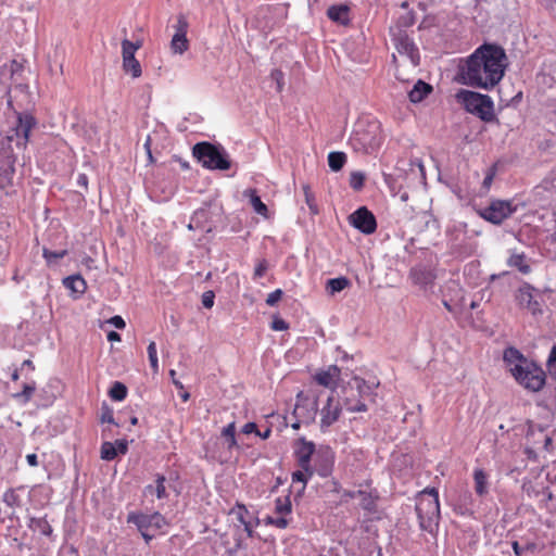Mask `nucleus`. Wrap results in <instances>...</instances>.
Masks as SVG:
<instances>
[{
	"mask_svg": "<svg viewBox=\"0 0 556 556\" xmlns=\"http://www.w3.org/2000/svg\"><path fill=\"white\" fill-rule=\"evenodd\" d=\"M508 66L505 49L491 42L479 46L459 68L463 84L484 90L493 89Z\"/></svg>",
	"mask_w": 556,
	"mask_h": 556,
	"instance_id": "f257e3e1",
	"label": "nucleus"
},
{
	"mask_svg": "<svg viewBox=\"0 0 556 556\" xmlns=\"http://www.w3.org/2000/svg\"><path fill=\"white\" fill-rule=\"evenodd\" d=\"M419 528L435 536L438 533L440 515L439 492L437 488H426L417 495L415 507Z\"/></svg>",
	"mask_w": 556,
	"mask_h": 556,
	"instance_id": "f03ea898",
	"label": "nucleus"
},
{
	"mask_svg": "<svg viewBox=\"0 0 556 556\" xmlns=\"http://www.w3.org/2000/svg\"><path fill=\"white\" fill-rule=\"evenodd\" d=\"M11 92L12 88L9 87L5 91L7 106L13 112L16 121L8 136H13V141H16L17 148L25 149L30 140V131L37 128L38 121L28 110H22V104L14 103V97Z\"/></svg>",
	"mask_w": 556,
	"mask_h": 556,
	"instance_id": "7ed1b4c3",
	"label": "nucleus"
},
{
	"mask_svg": "<svg viewBox=\"0 0 556 556\" xmlns=\"http://www.w3.org/2000/svg\"><path fill=\"white\" fill-rule=\"evenodd\" d=\"M193 157L210 170L226 172L231 168L232 161L220 143L200 141L192 147Z\"/></svg>",
	"mask_w": 556,
	"mask_h": 556,
	"instance_id": "20e7f679",
	"label": "nucleus"
},
{
	"mask_svg": "<svg viewBox=\"0 0 556 556\" xmlns=\"http://www.w3.org/2000/svg\"><path fill=\"white\" fill-rule=\"evenodd\" d=\"M455 99L468 113L479 117L484 123H498L494 113V102L488 94L477 91L459 89Z\"/></svg>",
	"mask_w": 556,
	"mask_h": 556,
	"instance_id": "39448f33",
	"label": "nucleus"
},
{
	"mask_svg": "<svg viewBox=\"0 0 556 556\" xmlns=\"http://www.w3.org/2000/svg\"><path fill=\"white\" fill-rule=\"evenodd\" d=\"M382 142L380 124L378 121L361 119L350 138V144L356 152L371 154L377 151Z\"/></svg>",
	"mask_w": 556,
	"mask_h": 556,
	"instance_id": "423d86ee",
	"label": "nucleus"
},
{
	"mask_svg": "<svg viewBox=\"0 0 556 556\" xmlns=\"http://www.w3.org/2000/svg\"><path fill=\"white\" fill-rule=\"evenodd\" d=\"M510 372L518 383L531 392H539L545 386L546 374L542 367L533 361L526 365L511 367Z\"/></svg>",
	"mask_w": 556,
	"mask_h": 556,
	"instance_id": "0eeeda50",
	"label": "nucleus"
},
{
	"mask_svg": "<svg viewBox=\"0 0 556 556\" xmlns=\"http://www.w3.org/2000/svg\"><path fill=\"white\" fill-rule=\"evenodd\" d=\"M517 211V206L513 205L508 200H492L490 204L478 211L480 217L493 224L501 225L505 219L510 217Z\"/></svg>",
	"mask_w": 556,
	"mask_h": 556,
	"instance_id": "6e6552de",
	"label": "nucleus"
},
{
	"mask_svg": "<svg viewBox=\"0 0 556 556\" xmlns=\"http://www.w3.org/2000/svg\"><path fill=\"white\" fill-rule=\"evenodd\" d=\"M13 136H5L0 141V178L11 182L15 174L16 155L13 147Z\"/></svg>",
	"mask_w": 556,
	"mask_h": 556,
	"instance_id": "1a4fd4ad",
	"label": "nucleus"
},
{
	"mask_svg": "<svg viewBox=\"0 0 556 556\" xmlns=\"http://www.w3.org/2000/svg\"><path fill=\"white\" fill-rule=\"evenodd\" d=\"M127 522L134 523L138 530L157 531L167 525L165 517L159 511L153 514L130 513Z\"/></svg>",
	"mask_w": 556,
	"mask_h": 556,
	"instance_id": "9d476101",
	"label": "nucleus"
},
{
	"mask_svg": "<svg viewBox=\"0 0 556 556\" xmlns=\"http://www.w3.org/2000/svg\"><path fill=\"white\" fill-rule=\"evenodd\" d=\"M391 35L396 51L401 55L407 56L413 66H418L420 64V53L413 38L406 31L393 33Z\"/></svg>",
	"mask_w": 556,
	"mask_h": 556,
	"instance_id": "9b49d317",
	"label": "nucleus"
},
{
	"mask_svg": "<svg viewBox=\"0 0 556 556\" xmlns=\"http://www.w3.org/2000/svg\"><path fill=\"white\" fill-rule=\"evenodd\" d=\"M141 47V42H132L128 39L122 40L123 70L130 73L134 78H138L142 74L141 65L135 58V52Z\"/></svg>",
	"mask_w": 556,
	"mask_h": 556,
	"instance_id": "f8f14e48",
	"label": "nucleus"
},
{
	"mask_svg": "<svg viewBox=\"0 0 556 556\" xmlns=\"http://www.w3.org/2000/svg\"><path fill=\"white\" fill-rule=\"evenodd\" d=\"M350 224L364 235H371L377 230V219L367 206H361L349 216Z\"/></svg>",
	"mask_w": 556,
	"mask_h": 556,
	"instance_id": "ddd939ff",
	"label": "nucleus"
},
{
	"mask_svg": "<svg viewBox=\"0 0 556 556\" xmlns=\"http://www.w3.org/2000/svg\"><path fill=\"white\" fill-rule=\"evenodd\" d=\"M336 453L329 445H319L314 456V465L317 475L328 478L334 468Z\"/></svg>",
	"mask_w": 556,
	"mask_h": 556,
	"instance_id": "4468645a",
	"label": "nucleus"
},
{
	"mask_svg": "<svg viewBox=\"0 0 556 556\" xmlns=\"http://www.w3.org/2000/svg\"><path fill=\"white\" fill-rule=\"evenodd\" d=\"M215 217H222V206L207 205L197 210L192 215V223L197 228L205 229L206 232H211L216 228L218 220Z\"/></svg>",
	"mask_w": 556,
	"mask_h": 556,
	"instance_id": "2eb2a0df",
	"label": "nucleus"
},
{
	"mask_svg": "<svg viewBox=\"0 0 556 556\" xmlns=\"http://www.w3.org/2000/svg\"><path fill=\"white\" fill-rule=\"evenodd\" d=\"M534 292H539L529 282H523L517 290L516 301L521 307H526L532 315L542 314L541 303L536 300Z\"/></svg>",
	"mask_w": 556,
	"mask_h": 556,
	"instance_id": "dca6fc26",
	"label": "nucleus"
},
{
	"mask_svg": "<svg viewBox=\"0 0 556 556\" xmlns=\"http://www.w3.org/2000/svg\"><path fill=\"white\" fill-rule=\"evenodd\" d=\"M188 22L184 15L177 18L176 33L172 38L170 48L175 53H184L188 50L189 42L187 39Z\"/></svg>",
	"mask_w": 556,
	"mask_h": 556,
	"instance_id": "f3484780",
	"label": "nucleus"
},
{
	"mask_svg": "<svg viewBox=\"0 0 556 556\" xmlns=\"http://www.w3.org/2000/svg\"><path fill=\"white\" fill-rule=\"evenodd\" d=\"M333 395H329L326 405L321 408L320 430L326 432L328 428L333 425L341 415L342 408L339 402L332 406Z\"/></svg>",
	"mask_w": 556,
	"mask_h": 556,
	"instance_id": "a211bd4d",
	"label": "nucleus"
},
{
	"mask_svg": "<svg viewBox=\"0 0 556 556\" xmlns=\"http://www.w3.org/2000/svg\"><path fill=\"white\" fill-rule=\"evenodd\" d=\"M316 452L315 443L306 440L304 437L299 438L294 443V456L298 464L311 463Z\"/></svg>",
	"mask_w": 556,
	"mask_h": 556,
	"instance_id": "6ab92c4d",
	"label": "nucleus"
},
{
	"mask_svg": "<svg viewBox=\"0 0 556 556\" xmlns=\"http://www.w3.org/2000/svg\"><path fill=\"white\" fill-rule=\"evenodd\" d=\"M352 381L355 384L358 397L361 399H369L371 402H375L377 392L376 389L379 387L380 382L377 381H367L359 376H353Z\"/></svg>",
	"mask_w": 556,
	"mask_h": 556,
	"instance_id": "aec40b11",
	"label": "nucleus"
},
{
	"mask_svg": "<svg viewBox=\"0 0 556 556\" xmlns=\"http://www.w3.org/2000/svg\"><path fill=\"white\" fill-rule=\"evenodd\" d=\"M327 16L332 22L348 26L351 23L350 20V8L346 4H333L328 8Z\"/></svg>",
	"mask_w": 556,
	"mask_h": 556,
	"instance_id": "412c9836",
	"label": "nucleus"
},
{
	"mask_svg": "<svg viewBox=\"0 0 556 556\" xmlns=\"http://www.w3.org/2000/svg\"><path fill=\"white\" fill-rule=\"evenodd\" d=\"M432 90L433 87L430 84L418 79L413 89L408 92L409 101L413 103H419L426 99Z\"/></svg>",
	"mask_w": 556,
	"mask_h": 556,
	"instance_id": "4be33fe9",
	"label": "nucleus"
},
{
	"mask_svg": "<svg viewBox=\"0 0 556 556\" xmlns=\"http://www.w3.org/2000/svg\"><path fill=\"white\" fill-rule=\"evenodd\" d=\"M63 286L76 296L84 294L87 289V283L79 274L65 277Z\"/></svg>",
	"mask_w": 556,
	"mask_h": 556,
	"instance_id": "5701e85b",
	"label": "nucleus"
},
{
	"mask_svg": "<svg viewBox=\"0 0 556 556\" xmlns=\"http://www.w3.org/2000/svg\"><path fill=\"white\" fill-rule=\"evenodd\" d=\"M503 358L505 363L510 366V368L515 367L516 365H526L531 362L526 358L519 350L513 346L505 349Z\"/></svg>",
	"mask_w": 556,
	"mask_h": 556,
	"instance_id": "b1692460",
	"label": "nucleus"
},
{
	"mask_svg": "<svg viewBox=\"0 0 556 556\" xmlns=\"http://www.w3.org/2000/svg\"><path fill=\"white\" fill-rule=\"evenodd\" d=\"M525 253H511L507 260V265L516 267L521 274L528 275L531 273V266L526 261Z\"/></svg>",
	"mask_w": 556,
	"mask_h": 556,
	"instance_id": "393cba45",
	"label": "nucleus"
},
{
	"mask_svg": "<svg viewBox=\"0 0 556 556\" xmlns=\"http://www.w3.org/2000/svg\"><path fill=\"white\" fill-rule=\"evenodd\" d=\"M416 22V15L413 10L407 11L405 14L401 15L395 24V27L390 28V33H401L406 31V29L413 26Z\"/></svg>",
	"mask_w": 556,
	"mask_h": 556,
	"instance_id": "a878e982",
	"label": "nucleus"
},
{
	"mask_svg": "<svg viewBox=\"0 0 556 556\" xmlns=\"http://www.w3.org/2000/svg\"><path fill=\"white\" fill-rule=\"evenodd\" d=\"M471 494L465 493L464 496L459 497V500L454 504V513L459 516H472L473 510L471 508Z\"/></svg>",
	"mask_w": 556,
	"mask_h": 556,
	"instance_id": "bb28decb",
	"label": "nucleus"
},
{
	"mask_svg": "<svg viewBox=\"0 0 556 556\" xmlns=\"http://www.w3.org/2000/svg\"><path fill=\"white\" fill-rule=\"evenodd\" d=\"M409 275L414 283L419 286L430 285L434 279L432 273L426 268H412Z\"/></svg>",
	"mask_w": 556,
	"mask_h": 556,
	"instance_id": "cd10ccee",
	"label": "nucleus"
},
{
	"mask_svg": "<svg viewBox=\"0 0 556 556\" xmlns=\"http://www.w3.org/2000/svg\"><path fill=\"white\" fill-rule=\"evenodd\" d=\"M475 491L479 496H483L488 493V475L481 468H477L473 471Z\"/></svg>",
	"mask_w": 556,
	"mask_h": 556,
	"instance_id": "c85d7f7f",
	"label": "nucleus"
},
{
	"mask_svg": "<svg viewBox=\"0 0 556 556\" xmlns=\"http://www.w3.org/2000/svg\"><path fill=\"white\" fill-rule=\"evenodd\" d=\"M166 478L163 475H156L155 486L149 484L146 486V493H155L159 500L167 498L168 494L165 486Z\"/></svg>",
	"mask_w": 556,
	"mask_h": 556,
	"instance_id": "c756f323",
	"label": "nucleus"
},
{
	"mask_svg": "<svg viewBox=\"0 0 556 556\" xmlns=\"http://www.w3.org/2000/svg\"><path fill=\"white\" fill-rule=\"evenodd\" d=\"M35 391H36V382L35 381L26 382L23 384L22 391L12 394V397L14 400H16L17 402H20L21 404L25 405L31 400Z\"/></svg>",
	"mask_w": 556,
	"mask_h": 556,
	"instance_id": "7c9ffc66",
	"label": "nucleus"
},
{
	"mask_svg": "<svg viewBox=\"0 0 556 556\" xmlns=\"http://www.w3.org/2000/svg\"><path fill=\"white\" fill-rule=\"evenodd\" d=\"M351 285V281L346 277H337L327 280L326 290L329 294L333 295L343 291Z\"/></svg>",
	"mask_w": 556,
	"mask_h": 556,
	"instance_id": "2f4dec72",
	"label": "nucleus"
},
{
	"mask_svg": "<svg viewBox=\"0 0 556 556\" xmlns=\"http://www.w3.org/2000/svg\"><path fill=\"white\" fill-rule=\"evenodd\" d=\"M222 437L225 439V443L227 445V450L230 452L232 448H239L237 439H236V425L235 422H230L222 430Z\"/></svg>",
	"mask_w": 556,
	"mask_h": 556,
	"instance_id": "473e14b6",
	"label": "nucleus"
},
{
	"mask_svg": "<svg viewBox=\"0 0 556 556\" xmlns=\"http://www.w3.org/2000/svg\"><path fill=\"white\" fill-rule=\"evenodd\" d=\"M346 163V155L344 152L332 151L328 154V165L331 170L339 172Z\"/></svg>",
	"mask_w": 556,
	"mask_h": 556,
	"instance_id": "72a5a7b5",
	"label": "nucleus"
},
{
	"mask_svg": "<svg viewBox=\"0 0 556 556\" xmlns=\"http://www.w3.org/2000/svg\"><path fill=\"white\" fill-rule=\"evenodd\" d=\"M29 528L38 530L45 536H50L53 532L52 527L50 526L46 517L30 518Z\"/></svg>",
	"mask_w": 556,
	"mask_h": 556,
	"instance_id": "f704fd0d",
	"label": "nucleus"
},
{
	"mask_svg": "<svg viewBox=\"0 0 556 556\" xmlns=\"http://www.w3.org/2000/svg\"><path fill=\"white\" fill-rule=\"evenodd\" d=\"M127 387L121 381H114L109 390V396L113 401L121 402L127 396Z\"/></svg>",
	"mask_w": 556,
	"mask_h": 556,
	"instance_id": "c9c22d12",
	"label": "nucleus"
},
{
	"mask_svg": "<svg viewBox=\"0 0 556 556\" xmlns=\"http://www.w3.org/2000/svg\"><path fill=\"white\" fill-rule=\"evenodd\" d=\"M250 193V203L254 211L262 216H267V205L261 200L260 195L256 193V190L251 189Z\"/></svg>",
	"mask_w": 556,
	"mask_h": 556,
	"instance_id": "e433bc0d",
	"label": "nucleus"
},
{
	"mask_svg": "<svg viewBox=\"0 0 556 556\" xmlns=\"http://www.w3.org/2000/svg\"><path fill=\"white\" fill-rule=\"evenodd\" d=\"M302 189H303L304 197H305V203L307 204L311 214L317 215L319 213V208L316 203L315 194L312 191L309 185H303Z\"/></svg>",
	"mask_w": 556,
	"mask_h": 556,
	"instance_id": "4c0bfd02",
	"label": "nucleus"
},
{
	"mask_svg": "<svg viewBox=\"0 0 556 556\" xmlns=\"http://www.w3.org/2000/svg\"><path fill=\"white\" fill-rule=\"evenodd\" d=\"M65 255H67V250L51 251L48 248L42 249V256L48 265L56 264Z\"/></svg>",
	"mask_w": 556,
	"mask_h": 556,
	"instance_id": "58836bf2",
	"label": "nucleus"
},
{
	"mask_svg": "<svg viewBox=\"0 0 556 556\" xmlns=\"http://www.w3.org/2000/svg\"><path fill=\"white\" fill-rule=\"evenodd\" d=\"M314 379L318 384H320L325 388H330L332 390V392L334 391V389H336L334 379L331 377L330 372H327V370L318 371L315 375Z\"/></svg>",
	"mask_w": 556,
	"mask_h": 556,
	"instance_id": "ea45409f",
	"label": "nucleus"
},
{
	"mask_svg": "<svg viewBox=\"0 0 556 556\" xmlns=\"http://www.w3.org/2000/svg\"><path fill=\"white\" fill-rule=\"evenodd\" d=\"M292 510V504L290 501V495H287L285 497H278L275 501V511L279 515H287L290 514Z\"/></svg>",
	"mask_w": 556,
	"mask_h": 556,
	"instance_id": "a19ab883",
	"label": "nucleus"
},
{
	"mask_svg": "<svg viewBox=\"0 0 556 556\" xmlns=\"http://www.w3.org/2000/svg\"><path fill=\"white\" fill-rule=\"evenodd\" d=\"M117 456V450L115 444L109 441H105L101 445V458L104 460H113Z\"/></svg>",
	"mask_w": 556,
	"mask_h": 556,
	"instance_id": "79ce46f5",
	"label": "nucleus"
},
{
	"mask_svg": "<svg viewBox=\"0 0 556 556\" xmlns=\"http://www.w3.org/2000/svg\"><path fill=\"white\" fill-rule=\"evenodd\" d=\"M366 175L363 172H352L350 176V186L355 191H361L364 188Z\"/></svg>",
	"mask_w": 556,
	"mask_h": 556,
	"instance_id": "37998d69",
	"label": "nucleus"
},
{
	"mask_svg": "<svg viewBox=\"0 0 556 556\" xmlns=\"http://www.w3.org/2000/svg\"><path fill=\"white\" fill-rule=\"evenodd\" d=\"M362 400L363 399L359 397L357 401H353L352 399L346 397L343 403L345 408L351 413L367 412L368 407Z\"/></svg>",
	"mask_w": 556,
	"mask_h": 556,
	"instance_id": "c03bdc74",
	"label": "nucleus"
},
{
	"mask_svg": "<svg viewBox=\"0 0 556 556\" xmlns=\"http://www.w3.org/2000/svg\"><path fill=\"white\" fill-rule=\"evenodd\" d=\"M148 357L150 362V366L154 374L159 371V361H157V354H156V344L154 341H151L148 345Z\"/></svg>",
	"mask_w": 556,
	"mask_h": 556,
	"instance_id": "a18cd8bd",
	"label": "nucleus"
},
{
	"mask_svg": "<svg viewBox=\"0 0 556 556\" xmlns=\"http://www.w3.org/2000/svg\"><path fill=\"white\" fill-rule=\"evenodd\" d=\"M230 514L231 515H235L237 520L240 522V523H244L247 520V515L249 514L245 505L237 502L235 507L231 508L230 510Z\"/></svg>",
	"mask_w": 556,
	"mask_h": 556,
	"instance_id": "49530a36",
	"label": "nucleus"
},
{
	"mask_svg": "<svg viewBox=\"0 0 556 556\" xmlns=\"http://www.w3.org/2000/svg\"><path fill=\"white\" fill-rule=\"evenodd\" d=\"M100 420H101V422L113 424V425H115L117 427L119 426L114 420L113 409L106 403H103L102 406H101V417H100Z\"/></svg>",
	"mask_w": 556,
	"mask_h": 556,
	"instance_id": "de8ad7c7",
	"label": "nucleus"
},
{
	"mask_svg": "<svg viewBox=\"0 0 556 556\" xmlns=\"http://www.w3.org/2000/svg\"><path fill=\"white\" fill-rule=\"evenodd\" d=\"M358 497H362V507L367 510H371L374 507V498L372 496L364 490H357Z\"/></svg>",
	"mask_w": 556,
	"mask_h": 556,
	"instance_id": "09e8293b",
	"label": "nucleus"
},
{
	"mask_svg": "<svg viewBox=\"0 0 556 556\" xmlns=\"http://www.w3.org/2000/svg\"><path fill=\"white\" fill-rule=\"evenodd\" d=\"M3 502L10 507L18 506L20 505V496L15 493V491L13 489H9L3 494Z\"/></svg>",
	"mask_w": 556,
	"mask_h": 556,
	"instance_id": "8fccbe9b",
	"label": "nucleus"
},
{
	"mask_svg": "<svg viewBox=\"0 0 556 556\" xmlns=\"http://www.w3.org/2000/svg\"><path fill=\"white\" fill-rule=\"evenodd\" d=\"M292 482L303 483L302 489L298 492V496H301L304 493L306 484L308 482L307 475H305V472H302L301 470H296L292 473Z\"/></svg>",
	"mask_w": 556,
	"mask_h": 556,
	"instance_id": "3c124183",
	"label": "nucleus"
},
{
	"mask_svg": "<svg viewBox=\"0 0 556 556\" xmlns=\"http://www.w3.org/2000/svg\"><path fill=\"white\" fill-rule=\"evenodd\" d=\"M304 409H306L304 405H301V404L295 405V407L293 409V415L296 418V420L291 425L292 429H294V430L300 429L301 422H302L301 418L304 417L302 414V412Z\"/></svg>",
	"mask_w": 556,
	"mask_h": 556,
	"instance_id": "603ef678",
	"label": "nucleus"
},
{
	"mask_svg": "<svg viewBox=\"0 0 556 556\" xmlns=\"http://www.w3.org/2000/svg\"><path fill=\"white\" fill-rule=\"evenodd\" d=\"M23 65L16 60H12L10 64V74L12 81H16V78L22 75Z\"/></svg>",
	"mask_w": 556,
	"mask_h": 556,
	"instance_id": "864d4df0",
	"label": "nucleus"
},
{
	"mask_svg": "<svg viewBox=\"0 0 556 556\" xmlns=\"http://www.w3.org/2000/svg\"><path fill=\"white\" fill-rule=\"evenodd\" d=\"M267 525L276 526L279 529H286L289 525L288 519L281 515L280 517L274 518V517H267L266 519Z\"/></svg>",
	"mask_w": 556,
	"mask_h": 556,
	"instance_id": "5fc2aeb1",
	"label": "nucleus"
},
{
	"mask_svg": "<svg viewBox=\"0 0 556 556\" xmlns=\"http://www.w3.org/2000/svg\"><path fill=\"white\" fill-rule=\"evenodd\" d=\"M282 290L276 289L275 291L270 292L266 299V304L268 306H275L282 298Z\"/></svg>",
	"mask_w": 556,
	"mask_h": 556,
	"instance_id": "6e6d98bb",
	"label": "nucleus"
},
{
	"mask_svg": "<svg viewBox=\"0 0 556 556\" xmlns=\"http://www.w3.org/2000/svg\"><path fill=\"white\" fill-rule=\"evenodd\" d=\"M214 300H215V293L212 290H208L202 294L201 302L205 308H212L214 305Z\"/></svg>",
	"mask_w": 556,
	"mask_h": 556,
	"instance_id": "4d7b16f0",
	"label": "nucleus"
},
{
	"mask_svg": "<svg viewBox=\"0 0 556 556\" xmlns=\"http://www.w3.org/2000/svg\"><path fill=\"white\" fill-rule=\"evenodd\" d=\"M268 269V263L265 258L261 260L254 269V279L262 278Z\"/></svg>",
	"mask_w": 556,
	"mask_h": 556,
	"instance_id": "13d9d810",
	"label": "nucleus"
},
{
	"mask_svg": "<svg viewBox=\"0 0 556 556\" xmlns=\"http://www.w3.org/2000/svg\"><path fill=\"white\" fill-rule=\"evenodd\" d=\"M546 430V427L542 426V425H536V424H533V422H530L528 425V430H527V438H531V437H534L535 435V432H539L541 433L542 435H545L544 432Z\"/></svg>",
	"mask_w": 556,
	"mask_h": 556,
	"instance_id": "bf43d9fd",
	"label": "nucleus"
},
{
	"mask_svg": "<svg viewBox=\"0 0 556 556\" xmlns=\"http://www.w3.org/2000/svg\"><path fill=\"white\" fill-rule=\"evenodd\" d=\"M271 329L276 331H283L289 329V324L280 317H275L271 321Z\"/></svg>",
	"mask_w": 556,
	"mask_h": 556,
	"instance_id": "052dcab7",
	"label": "nucleus"
},
{
	"mask_svg": "<svg viewBox=\"0 0 556 556\" xmlns=\"http://www.w3.org/2000/svg\"><path fill=\"white\" fill-rule=\"evenodd\" d=\"M12 83H13V90L15 92H18V93L25 96L26 98L29 97L28 85L27 84L18 81V78H16V81H12Z\"/></svg>",
	"mask_w": 556,
	"mask_h": 556,
	"instance_id": "680f3d73",
	"label": "nucleus"
},
{
	"mask_svg": "<svg viewBox=\"0 0 556 556\" xmlns=\"http://www.w3.org/2000/svg\"><path fill=\"white\" fill-rule=\"evenodd\" d=\"M511 547H513V551L516 556H521L525 551L533 549L534 544L531 543V544H527L526 546H521L517 541H514L511 543Z\"/></svg>",
	"mask_w": 556,
	"mask_h": 556,
	"instance_id": "e2e57ef3",
	"label": "nucleus"
},
{
	"mask_svg": "<svg viewBox=\"0 0 556 556\" xmlns=\"http://www.w3.org/2000/svg\"><path fill=\"white\" fill-rule=\"evenodd\" d=\"M298 465L301 468V471L305 472V475H307V479L313 477V475L316 472L315 465H312V462L307 463V464L302 463V464H298Z\"/></svg>",
	"mask_w": 556,
	"mask_h": 556,
	"instance_id": "0e129e2a",
	"label": "nucleus"
},
{
	"mask_svg": "<svg viewBox=\"0 0 556 556\" xmlns=\"http://www.w3.org/2000/svg\"><path fill=\"white\" fill-rule=\"evenodd\" d=\"M317 410H318V403H317V400H314L311 403V410H307L308 416H307V419L304 422L305 424H309V422L314 421Z\"/></svg>",
	"mask_w": 556,
	"mask_h": 556,
	"instance_id": "69168bd1",
	"label": "nucleus"
},
{
	"mask_svg": "<svg viewBox=\"0 0 556 556\" xmlns=\"http://www.w3.org/2000/svg\"><path fill=\"white\" fill-rule=\"evenodd\" d=\"M109 323L117 329H124L126 326L125 320L122 316L115 315L109 319Z\"/></svg>",
	"mask_w": 556,
	"mask_h": 556,
	"instance_id": "338daca9",
	"label": "nucleus"
},
{
	"mask_svg": "<svg viewBox=\"0 0 556 556\" xmlns=\"http://www.w3.org/2000/svg\"><path fill=\"white\" fill-rule=\"evenodd\" d=\"M114 444L117 450V454L119 453V454L125 455L128 452V443L126 440H124V439L116 440L114 442Z\"/></svg>",
	"mask_w": 556,
	"mask_h": 556,
	"instance_id": "774afa93",
	"label": "nucleus"
}]
</instances>
